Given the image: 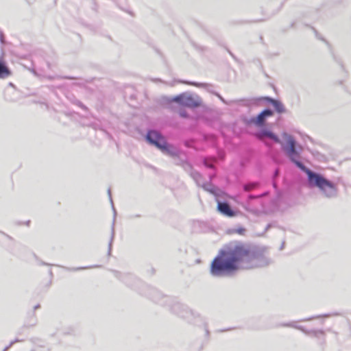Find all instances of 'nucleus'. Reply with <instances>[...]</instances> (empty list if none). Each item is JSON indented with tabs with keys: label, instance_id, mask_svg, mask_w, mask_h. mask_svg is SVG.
Masks as SVG:
<instances>
[{
	"label": "nucleus",
	"instance_id": "4",
	"mask_svg": "<svg viewBox=\"0 0 351 351\" xmlns=\"http://www.w3.org/2000/svg\"><path fill=\"white\" fill-rule=\"evenodd\" d=\"M147 141L162 151L167 150L168 145L165 138L156 131H150L147 135Z\"/></svg>",
	"mask_w": 351,
	"mask_h": 351
},
{
	"label": "nucleus",
	"instance_id": "1",
	"mask_svg": "<svg viewBox=\"0 0 351 351\" xmlns=\"http://www.w3.org/2000/svg\"><path fill=\"white\" fill-rule=\"evenodd\" d=\"M286 145L281 142L282 147L289 158L294 162L298 167L305 172L308 176V180L310 185L316 186L322 191L326 195H330L336 190L333 183L324 178L322 175L316 173L307 169L304 165L300 162V152L296 150L295 141L293 137L289 134L284 132L282 134Z\"/></svg>",
	"mask_w": 351,
	"mask_h": 351
},
{
	"label": "nucleus",
	"instance_id": "12",
	"mask_svg": "<svg viewBox=\"0 0 351 351\" xmlns=\"http://www.w3.org/2000/svg\"><path fill=\"white\" fill-rule=\"evenodd\" d=\"M180 115H181L182 117H186V113H185V112H180Z\"/></svg>",
	"mask_w": 351,
	"mask_h": 351
},
{
	"label": "nucleus",
	"instance_id": "8",
	"mask_svg": "<svg viewBox=\"0 0 351 351\" xmlns=\"http://www.w3.org/2000/svg\"><path fill=\"white\" fill-rule=\"evenodd\" d=\"M217 208L223 215L228 217H233L235 215V213L232 210L229 204L226 202H218Z\"/></svg>",
	"mask_w": 351,
	"mask_h": 351
},
{
	"label": "nucleus",
	"instance_id": "9",
	"mask_svg": "<svg viewBox=\"0 0 351 351\" xmlns=\"http://www.w3.org/2000/svg\"><path fill=\"white\" fill-rule=\"evenodd\" d=\"M11 75V71L6 65V62L0 59V78H5Z\"/></svg>",
	"mask_w": 351,
	"mask_h": 351
},
{
	"label": "nucleus",
	"instance_id": "3",
	"mask_svg": "<svg viewBox=\"0 0 351 351\" xmlns=\"http://www.w3.org/2000/svg\"><path fill=\"white\" fill-rule=\"evenodd\" d=\"M172 101L188 108H196L202 105V99L199 97L189 93L180 94L173 97Z\"/></svg>",
	"mask_w": 351,
	"mask_h": 351
},
{
	"label": "nucleus",
	"instance_id": "5",
	"mask_svg": "<svg viewBox=\"0 0 351 351\" xmlns=\"http://www.w3.org/2000/svg\"><path fill=\"white\" fill-rule=\"evenodd\" d=\"M256 135L257 138L261 141H263L264 138L267 137L273 140L275 143H281V141L279 139V138L271 131L267 129L261 130L259 132L256 133Z\"/></svg>",
	"mask_w": 351,
	"mask_h": 351
},
{
	"label": "nucleus",
	"instance_id": "6",
	"mask_svg": "<svg viewBox=\"0 0 351 351\" xmlns=\"http://www.w3.org/2000/svg\"><path fill=\"white\" fill-rule=\"evenodd\" d=\"M273 111L271 110H265L254 120V123L258 126H262L265 124L266 119L272 117Z\"/></svg>",
	"mask_w": 351,
	"mask_h": 351
},
{
	"label": "nucleus",
	"instance_id": "11",
	"mask_svg": "<svg viewBox=\"0 0 351 351\" xmlns=\"http://www.w3.org/2000/svg\"><path fill=\"white\" fill-rule=\"evenodd\" d=\"M254 186H255V184L246 185L245 186V189L246 191H250V190L252 189Z\"/></svg>",
	"mask_w": 351,
	"mask_h": 351
},
{
	"label": "nucleus",
	"instance_id": "13",
	"mask_svg": "<svg viewBox=\"0 0 351 351\" xmlns=\"http://www.w3.org/2000/svg\"><path fill=\"white\" fill-rule=\"evenodd\" d=\"M245 268H249V267H250V266H247V265H246V266H245Z\"/></svg>",
	"mask_w": 351,
	"mask_h": 351
},
{
	"label": "nucleus",
	"instance_id": "2",
	"mask_svg": "<svg viewBox=\"0 0 351 351\" xmlns=\"http://www.w3.org/2000/svg\"><path fill=\"white\" fill-rule=\"evenodd\" d=\"M241 258V247H228L220 252L212 261L210 273L215 276L231 274L239 269Z\"/></svg>",
	"mask_w": 351,
	"mask_h": 351
},
{
	"label": "nucleus",
	"instance_id": "7",
	"mask_svg": "<svg viewBox=\"0 0 351 351\" xmlns=\"http://www.w3.org/2000/svg\"><path fill=\"white\" fill-rule=\"evenodd\" d=\"M263 99L270 103L274 107L278 113L282 114L286 112L285 107L281 101L269 97H265Z\"/></svg>",
	"mask_w": 351,
	"mask_h": 351
},
{
	"label": "nucleus",
	"instance_id": "10",
	"mask_svg": "<svg viewBox=\"0 0 351 351\" xmlns=\"http://www.w3.org/2000/svg\"><path fill=\"white\" fill-rule=\"evenodd\" d=\"M250 259L255 260L256 256L254 254L251 255L248 252L243 250V264H247Z\"/></svg>",
	"mask_w": 351,
	"mask_h": 351
}]
</instances>
